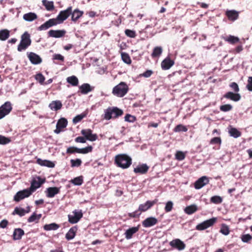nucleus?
<instances>
[{"label": "nucleus", "mask_w": 252, "mask_h": 252, "mask_svg": "<svg viewBox=\"0 0 252 252\" xmlns=\"http://www.w3.org/2000/svg\"><path fill=\"white\" fill-rule=\"evenodd\" d=\"M229 133L230 136L238 138L241 136V132L238 130L236 128L231 127L229 130Z\"/></svg>", "instance_id": "41"}, {"label": "nucleus", "mask_w": 252, "mask_h": 252, "mask_svg": "<svg viewBox=\"0 0 252 252\" xmlns=\"http://www.w3.org/2000/svg\"><path fill=\"white\" fill-rule=\"evenodd\" d=\"M84 12L82 11H80L78 9H75L73 11H72L71 14V20L76 22L79 18L82 16Z\"/></svg>", "instance_id": "29"}, {"label": "nucleus", "mask_w": 252, "mask_h": 252, "mask_svg": "<svg viewBox=\"0 0 252 252\" xmlns=\"http://www.w3.org/2000/svg\"><path fill=\"white\" fill-rule=\"evenodd\" d=\"M81 132L85 136V139L91 141H95L98 138L96 134L92 133V130L91 129H82Z\"/></svg>", "instance_id": "12"}, {"label": "nucleus", "mask_w": 252, "mask_h": 252, "mask_svg": "<svg viewBox=\"0 0 252 252\" xmlns=\"http://www.w3.org/2000/svg\"><path fill=\"white\" fill-rule=\"evenodd\" d=\"M175 156V158L179 161L184 160L186 157L185 153L180 151H177Z\"/></svg>", "instance_id": "49"}, {"label": "nucleus", "mask_w": 252, "mask_h": 252, "mask_svg": "<svg viewBox=\"0 0 252 252\" xmlns=\"http://www.w3.org/2000/svg\"><path fill=\"white\" fill-rule=\"evenodd\" d=\"M140 211L136 210L133 212L128 213V216L130 218H135L137 217H139L141 213H139Z\"/></svg>", "instance_id": "62"}, {"label": "nucleus", "mask_w": 252, "mask_h": 252, "mask_svg": "<svg viewBox=\"0 0 252 252\" xmlns=\"http://www.w3.org/2000/svg\"><path fill=\"white\" fill-rule=\"evenodd\" d=\"M62 103L60 100L52 101L49 105V108L54 111L60 110L62 107Z\"/></svg>", "instance_id": "27"}, {"label": "nucleus", "mask_w": 252, "mask_h": 252, "mask_svg": "<svg viewBox=\"0 0 252 252\" xmlns=\"http://www.w3.org/2000/svg\"><path fill=\"white\" fill-rule=\"evenodd\" d=\"M173 203L171 201H168V202H167L164 208V210L165 212L168 213L171 211V210L173 209Z\"/></svg>", "instance_id": "54"}, {"label": "nucleus", "mask_w": 252, "mask_h": 252, "mask_svg": "<svg viewBox=\"0 0 252 252\" xmlns=\"http://www.w3.org/2000/svg\"><path fill=\"white\" fill-rule=\"evenodd\" d=\"M71 183L75 185L80 186L83 183V179L82 176H79L74 178L71 181Z\"/></svg>", "instance_id": "47"}, {"label": "nucleus", "mask_w": 252, "mask_h": 252, "mask_svg": "<svg viewBox=\"0 0 252 252\" xmlns=\"http://www.w3.org/2000/svg\"><path fill=\"white\" fill-rule=\"evenodd\" d=\"M60 189L58 187H49L45 191L46 196L48 198H53L56 194L59 193Z\"/></svg>", "instance_id": "21"}, {"label": "nucleus", "mask_w": 252, "mask_h": 252, "mask_svg": "<svg viewBox=\"0 0 252 252\" xmlns=\"http://www.w3.org/2000/svg\"><path fill=\"white\" fill-rule=\"evenodd\" d=\"M28 57L31 62L34 64H39L42 62V59L39 56L33 52L28 54Z\"/></svg>", "instance_id": "20"}, {"label": "nucleus", "mask_w": 252, "mask_h": 252, "mask_svg": "<svg viewBox=\"0 0 252 252\" xmlns=\"http://www.w3.org/2000/svg\"><path fill=\"white\" fill-rule=\"evenodd\" d=\"M60 226L59 225L55 223H52L49 224H45L44 226V229L45 230L49 231L51 230H57L59 228Z\"/></svg>", "instance_id": "40"}, {"label": "nucleus", "mask_w": 252, "mask_h": 252, "mask_svg": "<svg viewBox=\"0 0 252 252\" xmlns=\"http://www.w3.org/2000/svg\"><path fill=\"white\" fill-rule=\"evenodd\" d=\"M210 202L216 204H220L222 202V198L220 196L215 195L210 198Z\"/></svg>", "instance_id": "45"}, {"label": "nucleus", "mask_w": 252, "mask_h": 252, "mask_svg": "<svg viewBox=\"0 0 252 252\" xmlns=\"http://www.w3.org/2000/svg\"><path fill=\"white\" fill-rule=\"evenodd\" d=\"M139 230L138 227H132L127 229L125 232V237L128 240L132 237L134 234L136 233Z\"/></svg>", "instance_id": "30"}, {"label": "nucleus", "mask_w": 252, "mask_h": 252, "mask_svg": "<svg viewBox=\"0 0 252 252\" xmlns=\"http://www.w3.org/2000/svg\"><path fill=\"white\" fill-rule=\"evenodd\" d=\"M41 217V214L37 215L36 213H34L28 218V221L29 222H32L34 221L37 222Z\"/></svg>", "instance_id": "42"}, {"label": "nucleus", "mask_w": 252, "mask_h": 252, "mask_svg": "<svg viewBox=\"0 0 252 252\" xmlns=\"http://www.w3.org/2000/svg\"><path fill=\"white\" fill-rule=\"evenodd\" d=\"M32 194L31 191L28 189L19 191L14 196V200L19 202L26 197L30 196Z\"/></svg>", "instance_id": "11"}, {"label": "nucleus", "mask_w": 252, "mask_h": 252, "mask_svg": "<svg viewBox=\"0 0 252 252\" xmlns=\"http://www.w3.org/2000/svg\"><path fill=\"white\" fill-rule=\"evenodd\" d=\"M197 210V207L195 205H191L188 206L184 209L185 212L188 215H191L195 213Z\"/></svg>", "instance_id": "37"}, {"label": "nucleus", "mask_w": 252, "mask_h": 252, "mask_svg": "<svg viewBox=\"0 0 252 252\" xmlns=\"http://www.w3.org/2000/svg\"><path fill=\"white\" fill-rule=\"evenodd\" d=\"M45 182V179H42L40 177L38 176L32 180L31 187L28 189L32 193V192L35 191L36 189L40 188V186Z\"/></svg>", "instance_id": "8"}, {"label": "nucleus", "mask_w": 252, "mask_h": 252, "mask_svg": "<svg viewBox=\"0 0 252 252\" xmlns=\"http://www.w3.org/2000/svg\"><path fill=\"white\" fill-rule=\"evenodd\" d=\"M8 223V220H3L0 222V227L2 228H5Z\"/></svg>", "instance_id": "64"}, {"label": "nucleus", "mask_w": 252, "mask_h": 252, "mask_svg": "<svg viewBox=\"0 0 252 252\" xmlns=\"http://www.w3.org/2000/svg\"><path fill=\"white\" fill-rule=\"evenodd\" d=\"M42 4L45 7L47 10L52 11L54 9L55 6L53 1H48L47 0H42Z\"/></svg>", "instance_id": "36"}, {"label": "nucleus", "mask_w": 252, "mask_h": 252, "mask_svg": "<svg viewBox=\"0 0 252 252\" xmlns=\"http://www.w3.org/2000/svg\"><path fill=\"white\" fill-rule=\"evenodd\" d=\"M15 214L18 215L20 217L24 216L26 214L25 209L22 208L16 207L12 213V215Z\"/></svg>", "instance_id": "43"}, {"label": "nucleus", "mask_w": 252, "mask_h": 252, "mask_svg": "<svg viewBox=\"0 0 252 252\" xmlns=\"http://www.w3.org/2000/svg\"><path fill=\"white\" fill-rule=\"evenodd\" d=\"M36 162L41 166H47L50 168H53L55 166L54 163L48 160H43L41 158H38L36 160Z\"/></svg>", "instance_id": "31"}, {"label": "nucleus", "mask_w": 252, "mask_h": 252, "mask_svg": "<svg viewBox=\"0 0 252 252\" xmlns=\"http://www.w3.org/2000/svg\"><path fill=\"white\" fill-rule=\"evenodd\" d=\"M35 79L41 84L44 82L45 80L44 76L40 73H37L35 75Z\"/></svg>", "instance_id": "57"}, {"label": "nucleus", "mask_w": 252, "mask_h": 252, "mask_svg": "<svg viewBox=\"0 0 252 252\" xmlns=\"http://www.w3.org/2000/svg\"><path fill=\"white\" fill-rule=\"evenodd\" d=\"M32 40L30 38V35L27 32H25L21 35V39L20 44L17 47V50L19 52H22L26 50L31 44Z\"/></svg>", "instance_id": "4"}, {"label": "nucleus", "mask_w": 252, "mask_h": 252, "mask_svg": "<svg viewBox=\"0 0 252 252\" xmlns=\"http://www.w3.org/2000/svg\"><path fill=\"white\" fill-rule=\"evenodd\" d=\"M66 31L64 30H50L48 32V36L49 37L55 38H60L64 36Z\"/></svg>", "instance_id": "19"}, {"label": "nucleus", "mask_w": 252, "mask_h": 252, "mask_svg": "<svg viewBox=\"0 0 252 252\" xmlns=\"http://www.w3.org/2000/svg\"><path fill=\"white\" fill-rule=\"evenodd\" d=\"M123 113V111L117 107H109L105 110L103 118L106 120L116 119L122 116Z\"/></svg>", "instance_id": "3"}, {"label": "nucleus", "mask_w": 252, "mask_h": 252, "mask_svg": "<svg viewBox=\"0 0 252 252\" xmlns=\"http://www.w3.org/2000/svg\"><path fill=\"white\" fill-rule=\"evenodd\" d=\"M162 51L163 50L161 47H155L153 49V52L151 54V57L153 59L158 58L161 55Z\"/></svg>", "instance_id": "34"}, {"label": "nucleus", "mask_w": 252, "mask_h": 252, "mask_svg": "<svg viewBox=\"0 0 252 252\" xmlns=\"http://www.w3.org/2000/svg\"><path fill=\"white\" fill-rule=\"evenodd\" d=\"M209 183V179L206 176H203L198 179L194 183V188L200 189Z\"/></svg>", "instance_id": "17"}, {"label": "nucleus", "mask_w": 252, "mask_h": 252, "mask_svg": "<svg viewBox=\"0 0 252 252\" xmlns=\"http://www.w3.org/2000/svg\"><path fill=\"white\" fill-rule=\"evenodd\" d=\"M67 125V120L65 118L60 119L57 124V126H58L59 127L62 128L65 127Z\"/></svg>", "instance_id": "46"}, {"label": "nucleus", "mask_w": 252, "mask_h": 252, "mask_svg": "<svg viewBox=\"0 0 252 252\" xmlns=\"http://www.w3.org/2000/svg\"><path fill=\"white\" fill-rule=\"evenodd\" d=\"M158 222V220L156 218L149 217L143 221L142 225L145 227H150L156 224Z\"/></svg>", "instance_id": "22"}, {"label": "nucleus", "mask_w": 252, "mask_h": 252, "mask_svg": "<svg viewBox=\"0 0 252 252\" xmlns=\"http://www.w3.org/2000/svg\"><path fill=\"white\" fill-rule=\"evenodd\" d=\"M126 35L131 38H134L136 36V32L134 31L126 29L125 31Z\"/></svg>", "instance_id": "55"}, {"label": "nucleus", "mask_w": 252, "mask_h": 252, "mask_svg": "<svg viewBox=\"0 0 252 252\" xmlns=\"http://www.w3.org/2000/svg\"><path fill=\"white\" fill-rule=\"evenodd\" d=\"M74 215H68V221L71 224L77 223L83 217V214L82 210H75L72 212Z\"/></svg>", "instance_id": "9"}, {"label": "nucleus", "mask_w": 252, "mask_h": 252, "mask_svg": "<svg viewBox=\"0 0 252 252\" xmlns=\"http://www.w3.org/2000/svg\"><path fill=\"white\" fill-rule=\"evenodd\" d=\"M223 38L225 41L232 45L235 44L240 41V39L238 37L231 35L226 36Z\"/></svg>", "instance_id": "28"}, {"label": "nucleus", "mask_w": 252, "mask_h": 252, "mask_svg": "<svg viewBox=\"0 0 252 252\" xmlns=\"http://www.w3.org/2000/svg\"><path fill=\"white\" fill-rule=\"evenodd\" d=\"M129 87L127 84L125 82H121L115 86L112 89V94L118 97H124L128 92Z\"/></svg>", "instance_id": "2"}, {"label": "nucleus", "mask_w": 252, "mask_h": 252, "mask_svg": "<svg viewBox=\"0 0 252 252\" xmlns=\"http://www.w3.org/2000/svg\"><path fill=\"white\" fill-rule=\"evenodd\" d=\"M174 61L170 57L167 56L161 63V67L163 70L169 69L174 64Z\"/></svg>", "instance_id": "16"}, {"label": "nucleus", "mask_w": 252, "mask_h": 252, "mask_svg": "<svg viewBox=\"0 0 252 252\" xmlns=\"http://www.w3.org/2000/svg\"><path fill=\"white\" fill-rule=\"evenodd\" d=\"M223 97L237 102L240 100L241 96L238 93L228 92L223 95Z\"/></svg>", "instance_id": "18"}, {"label": "nucleus", "mask_w": 252, "mask_h": 252, "mask_svg": "<svg viewBox=\"0 0 252 252\" xmlns=\"http://www.w3.org/2000/svg\"><path fill=\"white\" fill-rule=\"evenodd\" d=\"M217 219L216 218H212L197 225L196 229L198 230H205L209 227L214 225V224L217 222Z\"/></svg>", "instance_id": "7"}, {"label": "nucleus", "mask_w": 252, "mask_h": 252, "mask_svg": "<svg viewBox=\"0 0 252 252\" xmlns=\"http://www.w3.org/2000/svg\"><path fill=\"white\" fill-rule=\"evenodd\" d=\"M115 164L122 169L128 168L132 163L131 158L125 154L117 155L115 157Z\"/></svg>", "instance_id": "1"}, {"label": "nucleus", "mask_w": 252, "mask_h": 252, "mask_svg": "<svg viewBox=\"0 0 252 252\" xmlns=\"http://www.w3.org/2000/svg\"><path fill=\"white\" fill-rule=\"evenodd\" d=\"M121 57L124 63L128 64H130L131 63V59L127 53L125 52L122 53Z\"/></svg>", "instance_id": "44"}, {"label": "nucleus", "mask_w": 252, "mask_h": 252, "mask_svg": "<svg viewBox=\"0 0 252 252\" xmlns=\"http://www.w3.org/2000/svg\"><path fill=\"white\" fill-rule=\"evenodd\" d=\"M125 120L128 122H134L136 120V118L130 114H126L125 117Z\"/></svg>", "instance_id": "60"}, {"label": "nucleus", "mask_w": 252, "mask_h": 252, "mask_svg": "<svg viewBox=\"0 0 252 252\" xmlns=\"http://www.w3.org/2000/svg\"><path fill=\"white\" fill-rule=\"evenodd\" d=\"M94 88V87H91L88 83H84L79 87V90L82 94H87L88 93L92 92Z\"/></svg>", "instance_id": "25"}, {"label": "nucleus", "mask_w": 252, "mask_h": 252, "mask_svg": "<svg viewBox=\"0 0 252 252\" xmlns=\"http://www.w3.org/2000/svg\"><path fill=\"white\" fill-rule=\"evenodd\" d=\"M232 109V106L230 104H224L221 105L220 107V111L222 112H227L231 110Z\"/></svg>", "instance_id": "53"}, {"label": "nucleus", "mask_w": 252, "mask_h": 252, "mask_svg": "<svg viewBox=\"0 0 252 252\" xmlns=\"http://www.w3.org/2000/svg\"><path fill=\"white\" fill-rule=\"evenodd\" d=\"M229 86L235 93H238L240 91L238 84L235 82L231 83Z\"/></svg>", "instance_id": "58"}, {"label": "nucleus", "mask_w": 252, "mask_h": 252, "mask_svg": "<svg viewBox=\"0 0 252 252\" xmlns=\"http://www.w3.org/2000/svg\"><path fill=\"white\" fill-rule=\"evenodd\" d=\"M87 112H84L81 114L75 116L73 119V124H76L80 122L84 118L87 116Z\"/></svg>", "instance_id": "39"}, {"label": "nucleus", "mask_w": 252, "mask_h": 252, "mask_svg": "<svg viewBox=\"0 0 252 252\" xmlns=\"http://www.w3.org/2000/svg\"><path fill=\"white\" fill-rule=\"evenodd\" d=\"M221 143V140L220 137H215L211 139L210 144L212 145L218 144L220 145Z\"/></svg>", "instance_id": "56"}, {"label": "nucleus", "mask_w": 252, "mask_h": 252, "mask_svg": "<svg viewBox=\"0 0 252 252\" xmlns=\"http://www.w3.org/2000/svg\"><path fill=\"white\" fill-rule=\"evenodd\" d=\"M24 231L21 228H16L13 234V238L15 240H20L24 235Z\"/></svg>", "instance_id": "32"}, {"label": "nucleus", "mask_w": 252, "mask_h": 252, "mask_svg": "<svg viewBox=\"0 0 252 252\" xmlns=\"http://www.w3.org/2000/svg\"><path fill=\"white\" fill-rule=\"evenodd\" d=\"M187 130H188V128L186 127V126H184L181 124L176 126L175 127V128H174V132H180V131L186 132V131H187Z\"/></svg>", "instance_id": "50"}, {"label": "nucleus", "mask_w": 252, "mask_h": 252, "mask_svg": "<svg viewBox=\"0 0 252 252\" xmlns=\"http://www.w3.org/2000/svg\"><path fill=\"white\" fill-rule=\"evenodd\" d=\"M169 245L172 248L179 251L183 250L186 247L185 244L179 239L173 240L169 243Z\"/></svg>", "instance_id": "14"}, {"label": "nucleus", "mask_w": 252, "mask_h": 252, "mask_svg": "<svg viewBox=\"0 0 252 252\" xmlns=\"http://www.w3.org/2000/svg\"><path fill=\"white\" fill-rule=\"evenodd\" d=\"M37 18V16L35 13L29 12L23 15V19L27 21L31 22Z\"/></svg>", "instance_id": "33"}, {"label": "nucleus", "mask_w": 252, "mask_h": 252, "mask_svg": "<svg viewBox=\"0 0 252 252\" xmlns=\"http://www.w3.org/2000/svg\"><path fill=\"white\" fill-rule=\"evenodd\" d=\"M75 141L77 143H84L86 142V139L82 136H78L75 139Z\"/></svg>", "instance_id": "63"}, {"label": "nucleus", "mask_w": 252, "mask_h": 252, "mask_svg": "<svg viewBox=\"0 0 252 252\" xmlns=\"http://www.w3.org/2000/svg\"><path fill=\"white\" fill-rule=\"evenodd\" d=\"M220 232L224 235H227L230 232L229 228L227 225L223 224L221 225Z\"/></svg>", "instance_id": "48"}, {"label": "nucleus", "mask_w": 252, "mask_h": 252, "mask_svg": "<svg viewBox=\"0 0 252 252\" xmlns=\"http://www.w3.org/2000/svg\"><path fill=\"white\" fill-rule=\"evenodd\" d=\"M58 23L55 18L50 19L44 24L40 26L38 30L39 31L46 30L49 28L58 25Z\"/></svg>", "instance_id": "13"}, {"label": "nucleus", "mask_w": 252, "mask_h": 252, "mask_svg": "<svg viewBox=\"0 0 252 252\" xmlns=\"http://www.w3.org/2000/svg\"><path fill=\"white\" fill-rule=\"evenodd\" d=\"M93 151V147L89 146L84 148L79 149L75 147H70L66 150V153L68 154H72L75 153L79 154H86Z\"/></svg>", "instance_id": "5"}, {"label": "nucleus", "mask_w": 252, "mask_h": 252, "mask_svg": "<svg viewBox=\"0 0 252 252\" xmlns=\"http://www.w3.org/2000/svg\"><path fill=\"white\" fill-rule=\"evenodd\" d=\"M66 81L67 83H69L73 86H77L79 83L77 77L74 75L67 77Z\"/></svg>", "instance_id": "38"}, {"label": "nucleus", "mask_w": 252, "mask_h": 252, "mask_svg": "<svg viewBox=\"0 0 252 252\" xmlns=\"http://www.w3.org/2000/svg\"><path fill=\"white\" fill-rule=\"evenodd\" d=\"M149 169V167L146 164H142L134 168L133 171L135 173L144 174L148 172Z\"/></svg>", "instance_id": "24"}, {"label": "nucleus", "mask_w": 252, "mask_h": 252, "mask_svg": "<svg viewBox=\"0 0 252 252\" xmlns=\"http://www.w3.org/2000/svg\"><path fill=\"white\" fill-rule=\"evenodd\" d=\"M246 88L249 91L252 92V76L248 77Z\"/></svg>", "instance_id": "61"}, {"label": "nucleus", "mask_w": 252, "mask_h": 252, "mask_svg": "<svg viewBox=\"0 0 252 252\" xmlns=\"http://www.w3.org/2000/svg\"><path fill=\"white\" fill-rule=\"evenodd\" d=\"M11 103L9 101L5 102L0 107V119L8 115L12 110Z\"/></svg>", "instance_id": "10"}, {"label": "nucleus", "mask_w": 252, "mask_h": 252, "mask_svg": "<svg viewBox=\"0 0 252 252\" xmlns=\"http://www.w3.org/2000/svg\"><path fill=\"white\" fill-rule=\"evenodd\" d=\"M239 12L235 10H227L225 12V15L228 20L234 21L239 17Z\"/></svg>", "instance_id": "23"}, {"label": "nucleus", "mask_w": 252, "mask_h": 252, "mask_svg": "<svg viewBox=\"0 0 252 252\" xmlns=\"http://www.w3.org/2000/svg\"><path fill=\"white\" fill-rule=\"evenodd\" d=\"M242 241L244 243H249L252 240V236L249 234H244L241 237Z\"/></svg>", "instance_id": "52"}, {"label": "nucleus", "mask_w": 252, "mask_h": 252, "mask_svg": "<svg viewBox=\"0 0 252 252\" xmlns=\"http://www.w3.org/2000/svg\"><path fill=\"white\" fill-rule=\"evenodd\" d=\"M10 36V31L7 29L0 30V40L5 41Z\"/></svg>", "instance_id": "35"}, {"label": "nucleus", "mask_w": 252, "mask_h": 252, "mask_svg": "<svg viewBox=\"0 0 252 252\" xmlns=\"http://www.w3.org/2000/svg\"><path fill=\"white\" fill-rule=\"evenodd\" d=\"M10 140L4 136L0 135V144L4 145L10 142Z\"/></svg>", "instance_id": "59"}, {"label": "nucleus", "mask_w": 252, "mask_h": 252, "mask_svg": "<svg viewBox=\"0 0 252 252\" xmlns=\"http://www.w3.org/2000/svg\"><path fill=\"white\" fill-rule=\"evenodd\" d=\"M77 230V227L74 226L69 229L68 231L65 234V238L67 240H70L73 239L75 235Z\"/></svg>", "instance_id": "26"}, {"label": "nucleus", "mask_w": 252, "mask_h": 252, "mask_svg": "<svg viewBox=\"0 0 252 252\" xmlns=\"http://www.w3.org/2000/svg\"><path fill=\"white\" fill-rule=\"evenodd\" d=\"M72 13V6L68 7L64 10L61 11L55 18L58 24L63 23Z\"/></svg>", "instance_id": "6"}, {"label": "nucleus", "mask_w": 252, "mask_h": 252, "mask_svg": "<svg viewBox=\"0 0 252 252\" xmlns=\"http://www.w3.org/2000/svg\"><path fill=\"white\" fill-rule=\"evenodd\" d=\"M158 199H155L153 201H147L144 204H140L139 206L138 211L140 212H145L151 208L155 204H157Z\"/></svg>", "instance_id": "15"}, {"label": "nucleus", "mask_w": 252, "mask_h": 252, "mask_svg": "<svg viewBox=\"0 0 252 252\" xmlns=\"http://www.w3.org/2000/svg\"><path fill=\"white\" fill-rule=\"evenodd\" d=\"M70 163L71 167H79L82 164V161L79 158H76L75 159H71Z\"/></svg>", "instance_id": "51"}]
</instances>
